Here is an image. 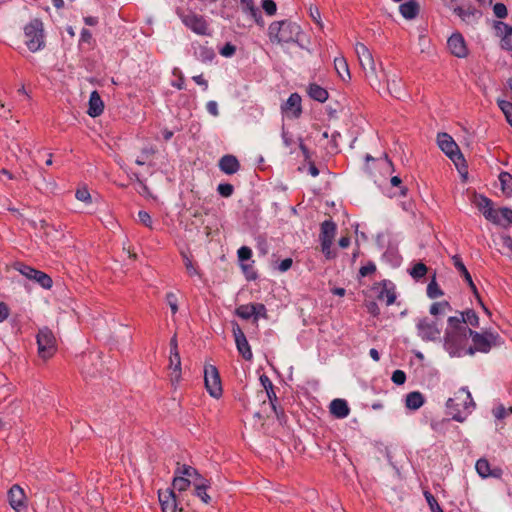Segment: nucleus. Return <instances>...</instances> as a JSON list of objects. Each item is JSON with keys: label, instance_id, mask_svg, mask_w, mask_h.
<instances>
[{"label": "nucleus", "instance_id": "nucleus-51", "mask_svg": "<svg viewBox=\"0 0 512 512\" xmlns=\"http://www.w3.org/2000/svg\"><path fill=\"white\" fill-rule=\"evenodd\" d=\"M321 241V248H322V252L324 253L325 257L327 259H332L334 258L336 255L335 253L331 250V246L333 244V241H330L329 239L327 240H320Z\"/></svg>", "mask_w": 512, "mask_h": 512}, {"label": "nucleus", "instance_id": "nucleus-39", "mask_svg": "<svg viewBox=\"0 0 512 512\" xmlns=\"http://www.w3.org/2000/svg\"><path fill=\"white\" fill-rule=\"evenodd\" d=\"M181 256H182L183 264L185 266L187 274L191 277H193V276L200 277L201 273H200L199 269L194 265V263L192 262L191 258L188 256V254L185 252H181Z\"/></svg>", "mask_w": 512, "mask_h": 512}, {"label": "nucleus", "instance_id": "nucleus-37", "mask_svg": "<svg viewBox=\"0 0 512 512\" xmlns=\"http://www.w3.org/2000/svg\"><path fill=\"white\" fill-rule=\"evenodd\" d=\"M201 483H195V495L199 497L205 504H208L211 500L210 496L206 493L209 487L206 479L203 478Z\"/></svg>", "mask_w": 512, "mask_h": 512}, {"label": "nucleus", "instance_id": "nucleus-22", "mask_svg": "<svg viewBox=\"0 0 512 512\" xmlns=\"http://www.w3.org/2000/svg\"><path fill=\"white\" fill-rule=\"evenodd\" d=\"M104 110V103L99 95V93L95 90L90 94L89 98V107L87 113L89 116L95 118L100 116Z\"/></svg>", "mask_w": 512, "mask_h": 512}, {"label": "nucleus", "instance_id": "nucleus-8", "mask_svg": "<svg viewBox=\"0 0 512 512\" xmlns=\"http://www.w3.org/2000/svg\"><path fill=\"white\" fill-rule=\"evenodd\" d=\"M437 143L439 148L455 163L465 162V159L454 139L448 133H438Z\"/></svg>", "mask_w": 512, "mask_h": 512}, {"label": "nucleus", "instance_id": "nucleus-31", "mask_svg": "<svg viewBox=\"0 0 512 512\" xmlns=\"http://www.w3.org/2000/svg\"><path fill=\"white\" fill-rule=\"evenodd\" d=\"M337 230V225L332 220H325L321 224V232H320V240H327L330 241L334 240L335 234Z\"/></svg>", "mask_w": 512, "mask_h": 512}, {"label": "nucleus", "instance_id": "nucleus-19", "mask_svg": "<svg viewBox=\"0 0 512 512\" xmlns=\"http://www.w3.org/2000/svg\"><path fill=\"white\" fill-rule=\"evenodd\" d=\"M218 167L223 173L227 175H232L239 171L240 162L238 161L236 156L226 154L220 158L218 162Z\"/></svg>", "mask_w": 512, "mask_h": 512}, {"label": "nucleus", "instance_id": "nucleus-53", "mask_svg": "<svg viewBox=\"0 0 512 512\" xmlns=\"http://www.w3.org/2000/svg\"><path fill=\"white\" fill-rule=\"evenodd\" d=\"M262 8L269 16L274 15L277 11L276 3L273 0H262Z\"/></svg>", "mask_w": 512, "mask_h": 512}, {"label": "nucleus", "instance_id": "nucleus-47", "mask_svg": "<svg viewBox=\"0 0 512 512\" xmlns=\"http://www.w3.org/2000/svg\"><path fill=\"white\" fill-rule=\"evenodd\" d=\"M492 412L496 419L501 420L512 414V407L506 408L503 404H499L493 409Z\"/></svg>", "mask_w": 512, "mask_h": 512}, {"label": "nucleus", "instance_id": "nucleus-2", "mask_svg": "<svg viewBox=\"0 0 512 512\" xmlns=\"http://www.w3.org/2000/svg\"><path fill=\"white\" fill-rule=\"evenodd\" d=\"M474 406L475 403L472 399L471 393L466 387L459 389L455 396L449 398L446 402L448 414L457 422H463L466 418L462 415V410H468L470 407Z\"/></svg>", "mask_w": 512, "mask_h": 512}, {"label": "nucleus", "instance_id": "nucleus-57", "mask_svg": "<svg viewBox=\"0 0 512 512\" xmlns=\"http://www.w3.org/2000/svg\"><path fill=\"white\" fill-rule=\"evenodd\" d=\"M376 271V265L374 262L369 261L366 265L362 266L359 270V274L361 277H366L370 274H373Z\"/></svg>", "mask_w": 512, "mask_h": 512}, {"label": "nucleus", "instance_id": "nucleus-9", "mask_svg": "<svg viewBox=\"0 0 512 512\" xmlns=\"http://www.w3.org/2000/svg\"><path fill=\"white\" fill-rule=\"evenodd\" d=\"M416 328L418 336L423 341H435L439 339L442 330L437 319L431 320L427 317L419 319Z\"/></svg>", "mask_w": 512, "mask_h": 512}, {"label": "nucleus", "instance_id": "nucleus-55", "mask_svg": "<svg viewBox=\"0 0 512 512\" xmlns=\"http://www.w3.org/2000/svg\"><path fill=\"white\" fill-rule=\"evenodd\" d=\"M493 12L497 18H505L507 16V7L504 3H496L493 6Z\"/></svg>", "mask_w": 512, "mask_h": 512}, {"label": "nucleus", "instance_id": "nucleus-27", "mask_svg": "<svg viewBox=\"0 0 512 512\" xmlns=\"http://www.w3.org/2000/svg\"><path fill=\"white\" fill-rule=\"evenodd\" d=\"M464 318L459 314V316H451L448 318L447 323L448 326L445 330V332H452V331H460V332H468V334L471 331V328L464 325Z\"/></svg>", "mask_w": 512, "mask_h": 512}, {"label": "nucleus", "instance_id": "nucleus-61", "mask_svg": "<svg viewBox=\"0 0 512 512\" xmlns=\"http://www.w3.org/2000/svg\"><path fill=\"white\" fill-rule=\"evenodd\" d=\"M166 300L171 308V311L173 314H176L178 311V305H177V297L174 293L169 292L166 295Z\"/></svg>", "mask_w": 512, "mask_h": 512}, {"label": "nucleus", "instance_id": "nucleus-60", "mask_svg": "<svg viewBox=\"0 0 512 512\" xmlns=\"http://www.w3.org/2000/svg\"><path fill=\"white\" fill-rule=\"evenodd\" d=\"M138 218H139V221L146 227L148 228H152V218L150 216V214L146 211H139L138 212Z\"/></svg>", "mask_w": 512, "mask_h": 512}, {"label": "nucleus", "instance_id": "nucleus-5", "mask_svg": "<svg viewBox=\"0 0 512 512\" xmlns=\"http://www.w3.org/2000/svg\"><path fill=\"white\" fill-rule=\"evenodd\" d=\"M355 52L366 78L371 82L378 81L379 77L377 74L376 63L368 47L365 44L358 42L355 45Z\"/></svg>", "mask_w": 512, "mask_h": 512}, {"label": "nucleus", "instance_id": "nucleus-11", "mask_svg": "<svg viewBox=\"0 0 512 512\" xmlns=\"http://www.w3.org/2000/svg\"><path fill=\"white\" fill-rule=\"evenodd\" d=\"M204 380L205 387L209 394L214 398L220 397L222 394V386L219 372L215 366H205Z\"/></svg>", "mask_w": 512, "mask_h": 512}, {"label": "nucleus", "instance_id": "nucleus-7", "mask_svg": "<svg viewBox=\"0 0 512 512\" xmlns=\"http://www.w3.org/2000/svg\"><path fill=\"white\" fill-rule=\"evenodd\" d=\"M38 354L42 359L52 357L56 352V338L48 327L39 329L37 336Z\"/></svg>", "mask_w": 512, "mask_h": 512}, {"label": "nucleus", "instance_id": "nucleus-62", "mask_svg": "<svg viewBox=\"0 0 512 512\" xmlns=\"http://www.w3.org/2000/svg\"><path fill=\"white\" fill-rule=\"evenodd\" d=\"M236 47L231 43H226L221 49L220 54L224 57H231L235 54Z\"/></svg>", "mask_w": 512, "mask_h": 512}, {"label": "nucleus", "instance_id": "nucleus-18", "mask_svg": "<svg viewBox=\"0 0 512 512\" xmlns=\"http://www.w3.org/2000/svg\"><path fill=\"white\" fill-rule=\"evenodd\" d=\"M447 45L454 56L458 58L467 56L468 50L465 44V40L460 33L452 34L447 41Z\"/></svg>", "mask_w": 512, "mask_h": 512}, {"label": "nucleus", "instance_id": "nucleus-54", "mask_svg": "<svg viewBox=\"0 0 512 512\" xmlns=\"http://www.w3.org/2000/svg\"><path fill=\"white\" fill-rule=\"evenodd\" d=\"M391 380L396 385H403L406 381V374L404 371L397 369L392 373Z\"/></svg>", "mask_w": 512, "mask_h": 512}, {"label": "nucleus", "instance_id": "nucleus-52", "mask_svg": "<svg viewBox=\"0 0 512 512\" xmlns=\"http://www.w3.org/2000/svg\"><path fill=\"white\" fill-rule=\"evenodd\" d=\"M76 199L79 201L90 203L91 202V195L86 187H82L76 190L75 193Z\"/></svg>", "mask_w": 512, "mask_h": 512}, {"label": "nucleus", "instance_id": "nucleus-24", "mask_svg": "<svg viewBox=\"0 0 512 512\" xmlns=\"http://www.w3.org/2000/svg\"><path fill=\"white\" fill-rule=\"evenodd\" d=\"M259 380H260L261 385L265 389L266 396H267L268 400L270 401L273 411H276L277 396L274 391V385H273L272 381L266 374H262L260 376Z\"/></svg>", "mask_w": 512, "mask_h": 512}, {"label": "nucleus", "instance_id": "nucleus-6", "mask_svg": "<svg viewBox=\"0 0 512 512\" xmlns=\"http://www.w3.org/2000/svg\"><path fill=\"white\" fill-rule=\"evenodd\" d=\"M468 332L452 331L445 332L444 347L451 356L460 357L465 354L466 344L469 338Z\"/></svg>", "mask_w": 512, "mask_h": 512}, {"label": "nucleus", "instance_id": "nucleus-45", "mask_svg": "<svg viewBox=\"0 0 512 512\" xmlns=\"http://www.w3.org/2000/svg\"><path fill=\"white\" fill-rule=\"evenodd\" d=\"M494 29L496 31V35L501 37V44H502L503 37H506V35L511 31L512 26H509L508 24H506L502 21H495Z\"/></svg>", "mask_w": 512, "mask_h": 512}, {"label": "nucleus", "instance_id": "nucleus-17", "mask_svg": "<svg viewBox=\"0 0 512 512\" xmlns=\"http://www.w3.org/2000/svg\"><path fill=\"white\" fill-rule=\"evenodd\" d=\"M476 471L481 478H495L500 479L503 475V470L500 467L491 468L490 463L485 458L477 460L475 465Z\"/></svg>", "mask_w": 512, "mask_h": 512}, {"label": "nucleus", "instance_id": "nucleus-46", "mask_svg": "<svg viewBox=\"0 0 512 512\" xmlns=\"http://www.w3.org/2000/svg\"><path fill=\"white\" fill-rule=\"evenodd\" d=\"M499 212V218L501 220L502 225L506 227L507 225L512 224V209L508 207H502L500 209H497Z\"/></svg>", "mask_w": 512, "mask_h": 512}, {"label": "nucleus", "instance_id": "nucleus-44", "mask_svg": "<svg viewBox=\"0 0 512 512\" xmlns=\"http://www.w3.org/2000/svg\"><path fill=\"white\" fill-rule=\"evenodd\" d=\"M191 481L183 477L181 475L176 474V476L173 479V489L178 490L179 492L187 490V488L190 486Z\"/></svg>", "mask_w": 512, "mask_h": 512}, {"label": "nucleus", "instance_id": "nucleus-1", "mask_svg": "<svg viewBox=\"0 0 512 512\" xmlns=\"http://www.w3.org/2000/svg\"><path fill=\"white\" fill-rule=\"evenodd\" d=\"M302 34L300 25L289 20L275 21L269 25L268 35L272 42L298 43Z\"/></svg>", "mask_w": 512, "mask_h": 512}, {"label": "nucleus", "instance_id": "nucleus-58", "mask_svg": "<svg viewBox=\"0 0 512 512\" xmlns=\"http://www.w3.org/2000/svg\"><path fill=\"white\" fill-rule=\"evenodd\" d=\"M255 313L253 314L254 320L257 321L259 317L267 318V310L264 304L254 303Z\"/></svg>", "mask_w": 512, "mask_h": 512}, {"label": "nucleus", "instance_id": "nucleus-49", "mask_svg": "<svg viewBox=\"0 0 512 512\" xmlns=\"http://www.w3.org/2000/svg\"><path fill=\"white\" fill-rule=\"evenodd\" d=\"M217 192L222 197L228 198L234 193V186L230 183H220L217 187Z\"/></svg>", "mask_w": 512, "mask_h": 512}, {"label": "nucleus", "instance_id": "nucleus-50", "mask_svg": "<svg viewBox=\"0 0 512 512\" xmlns=\"http://www.w3.org/2000/svg\"><path fill=\"white\" fill-rule=\"evenodd\" d=\"M424 495L432 512H443L436 498L430 492H425Z\"/></svg>", "mask_w": 512, "mask_h": 512}, {"label": "nucleus", "instance_id": "nucleus-25", "mask_svg": "<svg viewBox=\"0 0 512 512\" xmlns=\"http://www.w3.org/2000/svg\"><path fill=\"white\" fill-rule=\"evenodd\" d=\"M169 368L172 369V384L178 383L181 379V359L179 353L170 354Z\"/></svg>", "mask_w": 512, "mask_h": 512}, {"label": "nucleus", "instance_id": "nucleus-56", "mask_svg": "<svg viewBox=\"0 0 512 512\" xmlns=\"http://www.w3.org/2000/svg\"><path fill=\"white\" fill-rule=\"evenodd\" d=\"M237 254H238V259L241 262L248 261L252 257V250L247 246H242L238 249Z\"/></svg>", "mask_w": 512, "mask_h": 512}, {"label": "nucleus", "instance_id": "nucleus-4", "mask_svg": "<svg viewBox=\"0 0 512 512\" xmlns=\"http://www.w3.org/2000/svg\"><path fill=\"white\" fill-rule=\"evenodd\" d=\"M25 43L31 52L41 50L44 45L43 22L35 18L24 27Z\"/></svg>", "mask_w": 512, "mask_h": 512}, {"label": "nucleus", "instance_id": "nucleus-13", "mask_svg": "<svg viewBox=\"0 0 512 512\" xmlns=\"http://www.w3.org/2000/svg\"><path fill=\"white\" fill-rule=\"evenodd\" d=\"M186 27L198 35H209L208 23L202 15L189 12L181 16Z\"/></svg>", "mask_w": 512, "mask_h": 512}, {"label": "nucleus", "instance_id": "nucleus-35", "mask_svg": "<svg viewBox=\"0 0 512 512\" xmlns=\"http://www.w3.org/2000/svg\"><path fill=\"white\" fill-rule=\"evenodd\" d=\"M452 307L449 304L448 301H440L435 302L430 306L429 312L431 315L437 317V316H444L447 311H451Z\"/></svg>", "mask_w": 512, "mask_h": 512}, {"label": "nucleus", "instance_id": "nucleus-42", "mask_svg": "<svg viewBox=\"0 0 512 512\" xmlns=\"http://www.w3.org/2000/svg\"><path fill=\"white\" fill-rule=\"evenodd\" d=\"M443 294L444 293L441 290V288L439 287L438 283L436 282L435 276H434L433 279L430 281V283L427 286V296L430 299H435V298L441 297Z\"/></svg>", "mask_w": 512, "mask_h": 512}, {"label": "nucleus", "instance_id": "nucleus-15", "mask_svg": "<svg viewBox=\"0 0 512 512\" xmlns=\"http://www.w3.org/2000/svg\"><path fill=\"white\" fill-rule=\"evenodd\" d=\"M374 289L378 290L377 299L381 301L385 300L386 305L389 306L395 302V286L391 281L382 280L381 282L375 285Z\"/></svg>", "mask_w": 512, "mask_h": 512}, {"label": "nucleus", "instance_id": "nucleus-23", "mask_svg": "<svg viewBox=\"0 0 512 512\" xmlns=\"http://www.w3.org/2000/svg\"><path fill=\"white\" fill-rule=\"evenodd\" d=\"M330 413L336 418L342 419L349 415L350 408L344 399H334L330 403Z\"/></svg>", "mask_w": 512, "mask_h": 512}, {"label": "nucleus", "instance_id": "nucleus-41", "mask_svg": "<svg viewBox=\"0 0 512 512\" xmlns=\"http://www.w3.org/2000/svg\"><path fill=\"white\" fill-rule=\"evenodd\" d=\"M427 271V266L422 262H418L410 269L409 274L415 280H419L426 275Z\"/></svg>", "mask_w": 512, "mask_h": 512}, {"label": "nucleus", "instance_id": "nucleus-43", "mask_svg": "<svg viewBox=\"0 0 512 512\" xmlns=\"http://www.w3.org/2000/svg\"><path fill=\"white\" fill-rule=\"evenodd\" d=\"M176 474L178 475H181V476H186L187 477H196V478H200L201 480H203V477L198 473V471L191 467V466H187V465H183L181 467H178L176 472Z\"/></svg>", "mask_w": 512, "mask_h": 512}, {"label": "nucleus", "instance_id": "nucleus-63", "mask_svg": "<svg viewBox=\"0 0 512 512\" xmlns=\"http://www.w3.org/2000/svg\"><path fill=\"white\" fill-rule=\"evenodd\" d=\"M338 137H340V133L337 131L334 132L331 136L330 148H329V153H331V154H336L339 152L338 143H337Z\"/></svg>", "mask_w": 512, "mask_h": 512}, {"label": "nucleus", "instance_id": "nucleus-16", "mask_svg": "<svg viewBox=\"0 0 512 512\" xmlns=\"http://www.w3.org/2000/svg\"><path fill=\"white\" fill-rule=\"evenodd\" d=\"M7 498L11 508L17 512L26 507V495L24 490L17 484L9 489Z\"/></svg>", "mask_w": 512, "mask_h": 512}, {"label": "nucleus", "instance_id": "nucleus-26", "mask_svg": "<svg viewBox=\"0 0 512 512\" xmlns=\"http://www.w3.org/2000/svg\"><path fill=\"white\" fill-rule=\"evenodd\" d=\"M399 11L405 19H414L419 13V4L416 0H409L400 5Z\"/></svg>", "mask_w": 512, "mask_h": 512}, {"label": "nucleus", "instance_id": "nucleus-48", "mask_svg": "<svg viewBox=\"0 0 512 512\" xmlns=\"http://www.w3.org/2000/svg\"><path fill=\"white\" fill-rule=\"evenodd\" d=\"M161 505L162 512H177L178 504L176 497L170 498V500H163Z\"/></svg>", "mask_w": 512, "mask_h": 512}, {"label": "nucleus", "instance_id": "nucleus-30", "mask_svg": "<svg viewBox=\"0 0 512 512\" xmlns=\"http://www.w3.org/2000/svg\"><path fill=\"white\" fill-rule=\"evenodd\" d=\"M334 67L337 74L343 81H347L351 78L348 63L344 57H336L334 59Z\"/></svg>", "mask_w": 512, "mask_h": 512}, {"label": "nucleus", "instance_id": "nucleus-34", "mask_svg": "<svg viewBox=\"0 0 512 512\" xmlns=\"http://www.w3.org/2000/svg\"><path fill=\"white\" fill-rule=\"evenodd\" d=\"M454 13L464 21H469L471 17L480 16V12L470 4L455 7Z\"/></svg>", "mask_w": 512, "mask_h": 512}, {"label": "nucleus", "instance_id": "nucleus-36", "mask_svg": "<svg viewBox=\"0 0 512 512\" xmlns=\"http://www.w3.org/2000/svg\"><path fill=\"white\" fill-rule=\"evenodd\" d=\"M499 181L501 189L506 196L512 195V175L508 172H501L499 174Z\"/></svg>", "mask_w": 512, "mask_h": 512}, {"label": "nucleus", "instance_id": "nucleus-29", "mask_svg": "<svg viewBox=\"0 0 512 512\" xmlns=\"http://www.w3.org/2000/svg\"><path fill=\"white\" fill-rule=\"evenodd\" d=\"M308 95L315 101L320 103L325 102L328 99V91L316 83H312L307 88Z\"/></svg>", "mask_w": 512, "mask_h": 512}, {"label": "nucleus", "instance_id": "nucleus-14", "mask_svg": "<svg viewBox=\"0 0 512 512\" xmlns=\"http://www.w3.org/2000/svg\"><path fill=\"white\" fill-rule=\"evenodd\" d=\"M232 332L239 354L245 360L250 361L253 357V353L244 332L237 322L232 323Z\"/></svg>", "mask_w": 512, "mask_h": 512}, {"label": "nucleus", "instance_id": "nucleus-10", "mask_svg": "<svg viewBox=\"0 0 512 512\" xmlns=\"http://www.w3.org/2000/svg\"><path fill=\"white\" fill-rule=\"evenodd\" d=\"M16 269L27 279L35 281L44 289H50L53 285L52 278L48 274L29 265L17 263Z\"/></svg>", "mask_w": 512, "mask_h": 512}, {"label": "nucleus", "instance_id": "nucleus-3", "mask_svg": "<svg viewBox=\"0 0 512 512\" xmlns=\"http://www.w3.org/2000/svg\"><path fill=\"white\" fill-rule=\"evenodd\" d=\"M469 336L472 339L473 346L465 350V354L467 355H474L475 352L488 353L492 347L501 344L499 334L490 331L479 333L471 329Z\"/></svg>", "mask_w": 512, "mask_h": 512}, {"label": "nucleus", "instance_id": "nucleus-21", "mask_svg": "<svg viewBox=\"0 0 512 512\" xmlns=\"http://www.w3.org/2000/svg\"><path fill=\"white\" fill-rule=\"evenodd\" d=\"M282 110L286 113H291L294 118H298L302 113L300 95L297 93L291 94L282 105Z\"/></svg>", "mask_w": 512, "mask_h": 512}, {"label": "nucleus", "instance_id": "nucleus-33", "mask_svg": "<svg viewBox=\"0 0 512 512\" xmlns=\"http://www.w3.org/2000/svg\"><path fill=\"white\" fill-rule=\"evenodd\" d=\"M425 402L424 396L418 391H413L406 396V407L411 410L419 409Z\"/></svg>", "mask_w": 512, "mask_h": 512}, {"label": "nucleus", "instance_id": "nucleus-38", "mask_svg": "<svg viewBox=\"0 0 512 512\" xmlns=\"http://www.w3.org/2000/svg\"><path fill=\"white\" fill-rule=\"evenodd\" d=\"M464 318V325H471L472 327H479V317L473 309H467L459 313Z\"/></svg>", "mask_w": 512, "mask_h": 512}, {"label": "nucleus", "instance_id": "nucleus-59", "mask_svg": "<svg viewBox=\"0 0 512 512\" xmlns=\"http://www.w3.org/2000/svg\"><path fill=\"white\" fill-rule=\"evenodd\" d=\"M498 106L501 109V111L504 113L505 118H509L512 115V103L505 101V100H499Z\"/></svg>", "mask_w": 512, "mask_h": 512}, {"label": "nucleus", "instance_id": "nucleus-32", "mask_svg": "<svg viewBox=\"0 0 512 512\" xmlns=\"http://www.w3.org/2000/svg\"><path fill=\"white\" fill-rule=\"evenodd\" d=\"M242 9L249 12L258 25H263V19L260 10L255 7L253 0H240Z\"/></svg>", "mask_w": 512, "mask_h": 512}, {"label": "nucleus", "instance_id": "nucleus-40", "mask_svg": "<svg viewBox=\"0 0 512 512\" xmlns=\"http://www.w3.org/2000/svg\"><path fill=\"white\" fill-rule=\"evenodd\" d=\"M254 313H255L254 304L240 305L235 310V314L244 320L250 319Z\"/></svg>", "mask_w": 512, "mask_h": 512}, {"label": "nucleus", "instance_id": "nucleus-12", "mask_svg": "<svg viewBox=\"0 0 512 512\" xmlns=\"http://www.w3.org/2000/svg\"><path fill=\"white\" fill-rule=\"evenodd\" d=\"M475 204L488 221L495 225H502L499 212L493 208L491 199L484 195H475Z\"/></svg>", "mask_w": 512, "mask_h": 512}, {"label": "nucleus", "instance_id": "nucleus-28", "mask_svg": "<svg viewBox=\"0 0 512 512\" xmlns=\"http://www.w3.org/2000/svg\"><path fill=\"white\" fill-rule=\"evenodd\" d=\"M194 55L199 61L203 63L211 62L215 58V52L213 48L201 44L194 47Z\"/></svg>", "mask_w": 512, "mask_h": 512}, {"label": "nucleus", "instance_id": "nucleus-64", "mask_svg": "<svg viewBox=\"0 0 512 512\" xmlns=\"http://www.w3.org/2000/svg\"><path fill=\"white\" fill-rule=\"evenodd\" d=\"M501 47L505 50L512 51V28L506 37H503V43L501 44Z\"/></svg>", "mask_w": 512, "mask_h": 512}, {"label": "nucleus", "instance_id": "nucleus-20", "mask_svg": "<svg viewBox=\"0 0 512 512\" xmlns=\"http://www.w3.org/2000/svg\"><path fill=\"white\" fill-rule=\"evenodd\" d=\"M454 267L457 269V271L461 274V276L464 278L468 286L470 287L471 291L475 295V297H479V292L477 290L476 285L474 284L472 277L467 270L466 266L464 265L461 257L459 255H454L452 257Z\"/></svg>", "mask_w": 512, "mask_h": 512}]
</instances>
